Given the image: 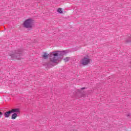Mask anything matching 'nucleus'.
<instances>
[{"label": "nucleus", "instance_id": "obj_1", "mask_svg": "<svg viewBox=\"0 0 131 131\" xmlns=\"http://www.w3.org/2000/svg\"><path fill=\"white\" fill-rule=\"evenodd\" d=\"M67 54V51H54L50 53V54H48L47 52H44L42 56L43 59H48L49 57L50 62L53 64H58V60H59V57H61L63 55Z\"/></svg>", "mask_w": 131, "mask_h": 131}, {"label": "nucleus", "instance_id": "obj_2", "mask_svg": "<svg viewBox=\"0 0 131 131\" xmlns=\"http://www.w3.org/2000/svg\"><path fill=\"white\" fill-rule=\"evenodd\" d=\"M23 26L25 28H27L28 29L32 28V27L33 26V20L31 18L26 19L24 23Z\"/></svg>", "mask_w": 131, "mask_h": 131}, {"label": "nucleus", "instance_id": "obj_3", "mask_svg": "<svg viewBox=\"0 0 131 131\" xmlns=\"http://www.w3.org/2000/svg\"><path fill=\"white\" fill-rule=\"evenodd\" d=\"M90 62H91V59H90L89 56H86L81 60V64L82 65H88Z\"/></svg>", "mask_w": 131, "mask_h": 131}, {"label": "nucleus", "instance_id": "obj_4", "mask_svg": "<svg viewBox=\"0 0 131 131\" xmlns=\"http://www.w3.org/2000/svg\"><path fill=\"white\" fill-rule=\"evenodd\" d=\"M21 55V53L19 52L18 53L10 54V56L11 57V59H13L14 58H16L18 60H20V58L18 57V56H20Z\"/></svg>", "mask_w": 131, "mask_h": 131}, {"label": "nucleus", "instance_id": "obj_5", "mask_svg": "<svg viewBox=\"0 0 131 131\" xmlns=\"http://www.w3.org/2000/svg\"><path fill=\"white\" fill-rule=\"evenodd\" d=\"M11 113L12 112H11V111L5 112L4 113L5 117H6V118L10 117V115H11Z\"/></svg>", "mask_w": 131, "mask_h": 131}, {"label": "nucleus", "instance_id": "obj_6", "mask_svg": "<svg viewBox=\"0 0 131 131\" xmlns=\"http://www.w3.org/2000/svg\"><path fill=\"white\" fill-rule=\"evenodd\" d=\"M11 113H19L20 110L19 108L12 109L11 111Z\"/></svg>", "mask_w": 131, "mask_h": 131}, {"label": "nucleus", "instance_id": "obj_7", "mask_svg": "<svg viewBox=\"0 0 131 131\" xmlns=\"http://www.w3.org/2000/svg\"><path fill=\"white\" fill-rule=\"evenodd\" d=\"M18 116V114L17 113H14L12 115L11 119H16V118Z\"/></svg>", "mask_w": 131, "mask_h": 131}, {"label": "nucleus", "instance_id": "obj_8", "mask_svg": "<svg viewBox=\"0 0 131 131\" xmlns=\"http://www.w3.org/2000/svg\"><path fill=\"white\" fill-rule=\"evenodd\" d=\"M57 12L59 13V14H63V11H62V8H58L57 10Z\"/></svg>", "mask_w": 131, "mask_h": 131}, {"label": "nucleus", "instance_id": "obj_9", "mask_svg": "<svg viewBox=\"0 0 131 131\" xmlns=\"http://www.w3.org/2000/svg\"><path fill=\"white\" fill-rule=\"evenodd\" d=\"M69 57H66L64 59V61H65V62H68L69 61Z\"/></svg>", "mask_w": 131, "mask_h": 131}, {"label": "nucleus", "instance_id": "obj_10", "mask_svg": "<svg viewBox=\"0 0 131 131\" xmlns=\"http://www.w3.org/2000/svg\"><path fill=\"white\" fill-rule=\"evenodd\" d=\"M3 115V113L0 112V118L2 117V116Z\"/></svg>", "mask_w": 131, "mask_h": 131}, {"label": "nucleus", "instance_id": "obj_11", "mask_svg": "<svg viewBox=\"0 0 131 131\" xmlns=\"http://www.w3.org/2000/svg\"><path fill=\"white\" fill-rule=\"evenodd\" d=\"M84 89H85V88H82L81 89V90H84Z\"/></svg>", "mask_w": 131, "mask_h": 131}, {"label": "nucleus", "instance_id": "obj_12", "mask_svg": "<svg viewBox=\"0 0 131 131\" xmlns=\"http://www.w3.org/2000/svg\"><path fill=\"white\" fill-rule=\"evenodd\" d=\"M129 41H130V40H127V42H129Z\"/></svg>", "mask_w": 131, "mask_h": 131}, {"label": "nucleus", "instance_id": "obj_13", "mask_svg": "<svg viewBox=\"0 0 131 131\" xmlns=\"http://www.w3.org/2000/svg\"><path fill=\"white\" fill-rule=\"evenodd\" d=\"M51 66H54V64H51Z\"/></svg>", "mask_w": 131, "mask_h": 131}, {"label": "nucleus", "instance_id": "obj_14", "mask_svg": "<svg viewBox=\"0 0 131 131\" xmlns=\"http://www.w3.org/2000/svg\"><path fill=\"white\" fill-rule=\"evenodd\" d=\"M128 116H129V114L128 115Z\"/></svg>", "mask_w": 131, "mask_h": 131}, {"label": "nucleus", "instance_id": "obj_15", "mask_svg": "<svg viewBox=\"0 0 131 131\" xmlns=\"http://www.w3.org/2000/svg\"><path fill=\"white\" fill-rule=\"evenodd\" d=\"M48 66H50V64H48Z\"/></svg>", "mask_w": 131, "mask_h": 131}]
</instances>
